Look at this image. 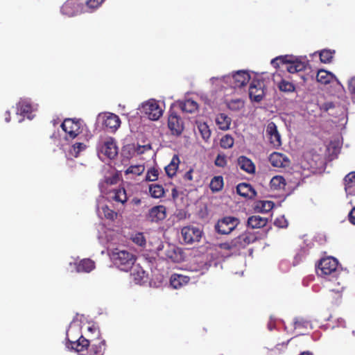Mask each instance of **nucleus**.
<instances>
[{
	"mask_svg": "<svg viewBox=\"0 0 355 355\" xmlns=\"http://www.w3.org/2000/svg\"><path fill=\"white\" fill-rule=\"evenodd\" d=\"M278 87L280 91L284 92H293L295 89V87L292 83L284 80L279 83Z\"/></svg>",
	"mask_w": 355,
	"mask_h": 355,
	"instance_id": "ea45409f",
	"label": "nucleus"
},
{
	"mask_svg": "<svg viewBox=\"0 0 355 355\" xmlns=\"http://www.w3.org/2000/svg\"><path fill=\"white\" fill-rule=\"evenodd\" d=\"M112 195V198L116 201L124 204L127 202L128 198L125 189L123 187H119L114 189L110 192Z\"/></svg>",
	"mask_w": 355,
	"mask_h": 355,
	"instance_id": "a878e982",
	"label": "nucleus"
},
{
	"mask_svg": "<svg viewBox=\"0 0 355 355\" xmlns=\"http://www.w3.org/2000/svg\"><path fill=\"white\" fill-rule=\"evenodd\" d=\"M62 129L67 134L68 139H73L81 132L80 121L73 119H66L61 124Z\"/></svg>",
	"mask_w": 355,
	"mask_h": 355,
	"instance_id": "0eeeda50",
	"label": "nucleus"
},
{
	"mask_svg": "<svg viewBox=\"0 0 355 355\" xmlns=\"http://www.w3.org/2000/svg\"><path fill=\"white\" fill-rule=\"evenodd\" d=\"M180 162L179 157L175 155L171 162L165 167L166 173L169 178H173L176 175Z\"/></svg>",
	"mask_w": 355,
	"mask_h": 355,
	"instance_id": "5701e85b",
	"label": "nucleus"
},
{
	"mask_svg": "<svg viewBox=\"0 0 355 355\" xmlns=\"http://www.w3.org/2000/svg\"><path fill=\"white\" fill-rule=\"evenodd\" d=\"M166 217V209L164 205H157L152 207L147 214V218L151 222H158Z\"/></svg>",
	"mask_w": 355,
	"mask_h": 355,
	"instance_id": "4468645a",
	"label": "nucleus"
},
{
	"mask_svg": "<svg viewBox=\"0 0 355 355\" xmlns=\"http://www.w3.org/2000/svg\"><path fill=\"white\" fill-rule=\"evenodd\" d=\"M131 239L135 244L143 247L146 245V238L142 232H137L132 235Z\"/></svg>",
	"mask_w": 355,
	"mask_h": 355,
	"instance_id": "a19ab883",
	"label": "nucleus"
},
{
	"mask_svg": "<svg viewBox=\"0 0 355 355\" xmlns=\"http://www.w3.org/2000/svg\"><path fill=\"white\" fill-rule=\"evenodd\" d=\"M87 330L94 336H88L89 338H86L80 336L76 341L67 338V347L80 355H103L106 345L105 340L100 337V330L94 325L89 327Z\"/></svg>",
	"mask_w": 355,
	"mask_h": 355,
	"instance_id": "f257e3e1",
	"label": "nucleus"
},
{
	"mask_svg": "<svg viewBox=\"0 0 355 355\" xmlns=\"http://www.w3.org/2000/svg\"><path fill=\"white\" fill-rule=\"evenodd\" d=\"M275 224L279 227H284L285 225L282 224V221L280 219L277 218L275 221Z\"/></svg>",
	"mask_w": 355,
	"mask_h": 355,
	"instance_id": "e2e57ef3",
	"label": "nucleus"
},
{
	"mask_svg": "<svg viewBox=\"0 0 355 355\" xmlns=\"http://www.w3.org/2000/svg\"><path fill=\"white\" fill-rule=\"evenodd\" d=\"M149 192L150 196L154 198H159L164 196V187L158 184H153L149 186Z\"/></svg>",
	"mask_w": 355,
	"mask_h": 355,
	"instance_id": "473e14b6",
	"label": "nucleus"
},
{
	"mask_svg": "<svg viewBox=\"0 0 355 355\" xmlns=\"http://www.w3.org/2000/svg\"><path fill=\"white\" fill-rule=\"evenodd\" d=\"M346 187L352 188L355 186V172L348 173L344 179Z\"/></svg>",
	"mask_w": 355,
	"mask_h": 355,
	"instance_id": "de8ad7c7",
	"label": "nucleus"
},
{
	"mask_svg": "<svg viewBox=\"0 0 355 355\" xmlns=\"http://www.w3.org/2000/svg\"><path fill=\"white\" fill-rule=\"evenodd\" d=\"M218 247L221 250L232 251L233 252H236L239 251L234 239H232L230 241L218 244Z\"/></svg>",
	"mask_w": 355,
	"mask_h": 355,
	"instance_id": "e433bc0d",
	"label": "nucleus"
},
{
	"mask_svg": "<svg viewBox=\"0 0 355 355\" xmlns=\"http://www.w3.org/2000/svg\"><path fill=\"white\" fill-rule=\"evenodd\" d=\"M343 291V287L340 286L339 284H338V288H331L329 290L331 297H332V299H335V300L341 299Z\"/></svg>",
	"mask_w": 355,
	"mask_h": 355,
	"instance_id": "09e8293b",
	"label": "nucleus"
},
{
	"mask_svg": "<svg viewBox=\"0 0 355 355\" xmlns=\"http://www.w3.org/2000/svg\"><path fill=\"white\" fill-rule=\"evenodd\" d=\"M215 165L219 167H224L227 164L226 157L225 155L218 154L215 159Z\"/></svg>",
	"mask_w": 355,
	"mask_h": 355,
	"instance_id": "864d4df0",
	"label": "nucleus"
},
{
	"mask_svg": "<svg viewBox=\"0 0 355 355\" xmlns=\"http://www.w3.org/2000/svg\"><path fill=\"white\" fill-rule=\"evenodd\" d=\"M240 224L239 218L228 216L219 219L216 225L215 230L220 234H229L233 232Z\"/></svg>",
	"mask_w": 355,
	"mask_h": 355,
	"instance_id": "7ed1b4c3",
	"label": "nucleus"
},
{
	"mask_svg": "<svg viewBox=\"0 0 355 355\" xmlns=\"http://www.w3.org/2000/svg\"><path fill=\"white\" fill-rule=\"evenodd\" d=\"M234 139L230 135H225L220 139V146L224 149L230 148L234 146Z\"/></svg>",
	"mask_w": 355,
	"mask_h": 355,
	"instance_id": "4c0bfd02",
	"label": "nucleus"
},
{
	"mask_svg": "<svg viewBox=\"0 0 355 355\" xmlns=\"http://www.w3.org/2000/svg\"><path fill=\"white\" fill-rule=\"evenodd\" d=\"M73 265L77 272H90L95 268V263L90 259H83Z\"/></svg>",
	"mask_w": 355,
	"mask_h": 355,
	"instance_id": "aec40b11",
	"label": "nucleus"
},
{
	"mask_svg": "<svg viewBox=\"0 0 355 355\" xmlns=\"http://www.w3.org/2000/svg\"><path fill=\"white\" fill-rule=\"evenodd\" d=\"M223 178L222 176H214L209 184V188L212 192H218L223 187Z\"/></svg>",
	"mask_w": 355,
	"mask_h": 355,
	"instance_id": "2f4dec72",
	"label": "nucleus"
},
{
	"mask_svg": "<svg viewBox=\"0 0 355 355\" xmlns=\"http://www.w3.org/2000/svg\"><path fill=\"white\" fill-rule=\"evenodd\" d=\"M270 188L273 190L284 189L286 185V180L283 176H274L270 182Z\"/></svg>",
	"mask_w": 355,
	"mask_h": 355,
	"instance_id": "c756f323",
	"label": "nucleus"
},
{
	"mask_svg": "<svg viewBox=\"0 0 355 355\" xmlns=\"http://www.w3.org/2000/svg\"><path fill=\"white\" fill-rule=\"evenodd\" d=\"M131 275L135 283L138 284H141L143 282H144V279L146 277V272L139 266L134 268Z\"/></svg>",
	"mask_w": 355,
	"mask_h": 355,
	"instance_id": "7c9ffc66",
	"label": "nucleus"
},
{
	"mask_svg": "<svg viewBox=\"0 0 355 355\" xmlns=\"http://www.w3.org/2000/svg\"><path fill=\"white\" fill-rule=\"evenodd\" d=\"M300 355H313V354L310 352H303Z\"/></svg>",
	"mask_w": 355,
	"mask_h": 355,
	"instance_id": "0e129e2a",
	"label": "nucleus"
},
{
	"mask_svg": "<svg viewBox=\"0 0 355 355\" xmlns=\"http://www.w3.org/2000/svg\"><path fill=\"white\" fill-rule=\"evenodd\" d=\"M121 125L119 117L112 113H107L103 116V125L107 130L115 132Z\"/></svg>",
	"mask_w": 355,
	"mask_h": 355,
	"instance_id": "ddd939ff",
	"label": "nucleus"
},
{
	"mask_svg": "<svg viewBox=\"0 0 355 355\" xmlns=\"http://www.w3.org/2000/svg\"><path fill=\"white\" fill-rule=\"evenodd\" d=\"M348 89L350 93L355 98V77L352 78L348 83Z\"/></svg>",
	"mask_w": 355,
	"mask_h": 355,
	"instance_id": "5fc2aeb1",
	"label": "nucleus"
},
{
	"mask_svg": "<svg viewBox=\"0 0 355 355\" xmlns=\"http://www.w3.org/2000/svg\"><path fill=\"white\" fill-rule=\"evenodd\" d=\"M101 152L110 159H114L118 155V147L112 138H108L104 141Z\"/></svg>",
	"mask_w": 355,
	"mask_h": 355,
	"instance_id": "dca6fc26",
	"label": "nucleus"
},
{
	"mask_svg": "<svg viewBox=\"0 0 355 355\" xmlns=\"http://www.w3.org/2000/svg\"><path fill=\"white\" fill-rule=\"evenodd\" d=\"M334 77V76L333 73L324 69H320L317 73L316 80L321 84L327 85L331 83Z\"/></svg>",
	"mask_w": 355,
	"mask_h": 355,
	"instance_id": "cd10ccee",
	"label": "nucleus"
},
{
	"mask_svg": "<svg viewBox=\"0 0 355 355\" xmlns=\"http://www.w3.org/2000/svg\"><path fill=\"white\" fill-rule=\"evenodd\" d=\"M132 202L135 205H139L141 204V200L138 198H135L132 200Z\"/></svg>",
	"mask_w": 355,
	"mask_h": 355,
	"instance_id": "bf43d9fd",
	"label": "nucleus"
},
{
	"mask_svg": "<svg viewBox=\"0 0 355 355\" xmlns=\"http://www.w3.org/2000/svg\"><path fill=\"white\" fill-rule=\"evenodd\" d=\"M102 211L105 218L114 221L117 217V213L105 205L102 207Z\"/></svg>",
	"mask_w": 355,
	"mask_h": 355,
	"instance_id": "79ce46f5",
	"label": "nucleus"
},
{
	"mask_svg": "<svg viewBox=\"0 0 355 355\" xmlns=\"http://www.w3.org/2000/svg\"><path fill=\"white\" fill-rule=\"evenodd\" d=\"M159 176V172L157 168L155 167L150 168L148 170L146 175V180L153 182L158 179Z\"/></svg>",
	"mask_w": 355,
	"mask_h": 355,
	"instance_id": "c03bdc74",
	"label": "nucleus"
},
{
	"mask_svg": "<svg viewBox=\"0 0 355 355\" xmlns=\"http://www.w3.org/2000/svg\"><path fill=\"white\" fill-rule=\"evenodd\" d=\"M266 135L270 143L275 148L282 145L281 135L277 130V127L274 122H270L266 127Z\"/></svg>",
	"mask_w": 355,
	"mask_h": 355,
	"instance_id": "f8f14e48",
	"label": "nucleus"
},
{
	"mask_svg": "<svg viewBox=\"0 0 355 355\" xmlns=\"http://www.w3.org/2000/svg\"><path fill=\"white\" fill-rule=\"evenodd\" d=\"M286 64H287V71L291 73L304 71L306 66L305 62L299 60L291 61L288 60V62Z\"/></svg>",
	"mask_w": 355,
	"mask_h": 355,
	"instance_id": "bb28decb",
	"label": "nucleus"
},
{
	"mask_svg": "<svg viewBox=\"0 0 355 355\" xmlns=\"http://www.w3.org/2000/svg\"><path fill=\"white\" fill-rule=\"evenodd\" d=\"M137 152L135 146H124L121 151V155L126 159H130Z\"/></svg>",
	"mask_w": 355,
	"mask_h": 355,
	"instance_id": "a18cd8bd",
	"label": "nucleus"
},
{
	"mask_svg": "<svg viewBox=\"0 0 355 355\" xmlns=\"http://www.w3.org/2000/svg\"><path fill=\"white\" fill-rule=\"evenodd\" d=\"M274 202L270 200H260L256 202L255 210L258 212L267 213L274 207Z\"/></svg>",
	"mask_w": 355,
	"mask_h": 355,
	"instance_id": "c85d7f7f",
	"label": "nucleus"
},
{
	"mask_svg": "<svg viewBox=\"0 0 355 355\" xmlns=\"http://www.w3.org/2000/svg\"><path fill=\"white\" fill-rule=\"evenodd\" d=\"M264 82L263 80L253 79L249 87V97L252 101L260 102L265 96Z\"/></svg>",
	"mask_w": 355,
	"mask_h": 355,
	"instance_id": "423d86ee",
	"label": "nucleus"
},
{
	"mask_svg": "<svg viewBox=\"0 0 355 355\" xmlns=\"http://www.w3.org/2000/svg\"><path fill=\"white\" fill-rule=\"evenodd\" d=\"M81 10L78 0H67L61 7V12L68 17L77 15Z\"/></svg>",
	"mask_w": 355,
	"mask_h": 355,
	"instance_id": "2eb2a0df",
	"label": "nucleus"
},
{
	"mask_svg": "<svg viewBox=\"0 0 355 355\" xmlns=\"http://www.w3.org/2000/svg\"><path fill=\"white\" fill-rule=\"evenodd\" d=\"M275 324L274 322L270 321L268 324V328L270 331H272L275 328Z\"/></svg>",
	"mask_w": 355,
	"mask_h": 355,
	"instance_id": "052dcab7",
	"label": "nucleus"
},
{
	"mask_svg": "<svg viewBox=\"0 0 355 355\" xmlns=\"http://www.w3.org/2000/svg\"><path fill=\"white\" fill-rule=\"evenodd\" d=\"M232 119L225 113L218 114L216 118V123L218 128L223 130H227L230 128Z\"/></svg>",
	"mask_w": 355,
	"mask_h": 355,
	"instance_id": "393cba45",
	"label": "nucleus"
},
{
	"mask_svg": "<svg viewBox=\"0 0 355 355\" xmlns=\"http://www.w3.org/2000/svg\"><path fill=\"white\" fill-rule=\"evenodd\" d=\"M144 170L145 167L142 164L132 165L126 169L125 173V174L131 173L133 175H139L144 173Z\"/></svg>",
	"mask_w": 355,
	"mask_h": 355,
	"instance_id": "58836bf2",
	"label": "nucleus"
},
{
	"mask_svg": "<svg viewBox=\"0 0 355 355\" xmlns=\"http://www.w3.org/2000/svg\"><path fill=\"white\" fill-rule=\"evenodd\" d=\"M293 324L294 328L296 329L307 328L310 325V322L302 318H297L295 319Z\"/></svg>",
	"mask_w": 355,
	"mask_h": 355,
	"instance_id": "49530a36",
	"label": "nucleus"
},
{
	"mask_svg": "<svg viewBox=\"0 0 355 355\" xmlns=\"http://www.w3.org/2000/svg\"><path fill=\"white\" fill-rule=\"evenodd\" d=\"M269 162L274 167L284 168L290 164L289 159L284 154L274 152L269 157Z\"/></svg>",
	"mask_w": 355,
	"mask_h": 355,
	"instance_id": "f3484780",
	"label": "nucleus"
},
{
	"mask_svg": "<svg viewBox=\"0 0 355 355\" xmlns=\"http://www.w3.org/2000/svg\"><path fill=\"white\" fill-rule=\"evenodd\" d=\"M105 0H87L86 1L87 7L91 10H94L98 8Z\"/></svg>",
	"mask_w": 355,
	"mask_h": 355,
	"instance_id": "3c124183",
	"label": "nucleus"
},
{
	"mask_svg": "<svg viewBox=\"0 0 355 355\" xmlns=\"http://www.w3.org/2000/svg\"><path fill=\"white\" fill-rule=\"evenodd\" d=\"M338 260L332 257H324L320 259L317 272L320 275H334L337 272Z\"/></svg>",
	"mask_w": 355,
	"mask_h": 355,
	"instance_id": "39448f33",
	"label": "nucleus"
},
{
	"mask_svg": "<svg viewBox=\"0 0 355 355\" xmlns=\"http://www.w3.org/2000/svg\"><path fill=\"white\" fill-rule=\"evenodd\" d=\"M190 278L187 276L173 274L170 278V284L173 288L178 289L187 284Z\"/></svg>",
	"mask_w": 355,
	"mask_h": 355,
	"instance_id": "4be33fe9",
	"label": "nucleus"
},
{
	"mask_svg": "<svg viewBox=\"0 0 355 355\" xmlns=\"http://www.w3.org/2000/svg\"><path fill=\"white\" fill-rule=\"evenodd\" d=\"M136 149V151L138 154H142L144 153L146 150H148L149 149H150V146H137V148H135Z\"/></svg>",
	"mask_w": 355,
	"mask_h": 355,
	"instance_id": "13d9d810",
	"label": "nucleus"
},
{
	"mask_svg": "<svg viewBox=\"0 0 355 355\" xmlns=\"http://www.w3.org/2000/svg\"><path fill=\"white\" fill-rule=\"evenodd\" d=\"M181 234L184 241L187 243L199 241L202 236V232L199 228L190 226L184 227L182 229Z\"/></svg>",
	"mask_w": 355,
	"mask_h": 355,
	"instance_id": "9d476101",
	"label": "nucleus"
},
{
	"mask_svg": "<svg viewBox=\"0 0 355 355\" xmlns=\"http://www.w3.org/2000/svg\"><path fill=\"white\" fill-rule=\"evenodd\" d=\"M180 107L184 112L194 113L198 109V104L192 99H186L180 103Z\"/></svg>",
	"mask_w": 355,
	"mask_h": 355,
	"instance_id": "b1692460",
	"label": "nucleus"
},
{
	"mask_svg": "<svg viewBox=\"0 0 355 355\" xmlns=\"http://www.w3.org/2000/svg\"><path fill=\"white\" fill-rule=\"evenodd\" d=\"M140 112L149 119L157 121L162 115L163 111L158 102L154 99H151L142 103Z\"/></svg>",
	"mask_w": 355,
	"mask_h": 355,
	"instance_id": "20e7f679",
	"label": "nucleus"
},
{
	"mask_svg": "<svg viewBox=\"0 0 355 355\" xmlns=\"http://www.w3.org/2000/svg\"><path fill=\"white\" fill-rule=\"evenodd\" d=\"M257 239L256 234L249 231H245L234 238L237 249L239 250L245 248L248 245L255 242Z\"/></svg>",
	"mask_w": 355,
	"mask_h": 355,
	"instance_id": "9b49d317",
	"label": "nucleus"
},
{
	"mask_svg": "<svg viewBox=\"0 0 355 355\" xmlns=\"http://www.w3.org/2000/svg\"><path fill=\"white\" fill-rule=\"evenodd\" d=\"M348 218H349V222L353 224V225H355V207H354L349 212V216H348Z\"/></svg>",
	"mask_w": 355,
	"mask_h": 355,
	"instance_id": "4d7b16f0",
	"label": "nucleus"
},
{
	"mask_svg": "<svg viewBox=\"0 0 355 355\" xmlns=\"http://www.w3.org/2000/svg\"><path fill=\"white\" fill-rule=\"evenodd\" d=\"M236 192L241 196L248 198H254L257 196V192L250 184L242 182L237 185Z\"/></svg>",
	"mask_w": 355,
	"mask_h": 355,
	"instance_id": "6ab92c4d",
	"label": "nucleus"
},
{
	"mask_svg": "<svg viewBox=\"0 0 355 355\" xmlns=\"http://www.w3.org/2000/svg\"><path fill=\"white\" fill-rule=\"evenodd\" d=\"M168 127L171 134L175 136L180 135L184 128L182 118L175 112H171L168 116Z\"/></svg>",
	"mask_w": 355,
	"mask_h": 355,
	"instance_id": "6e6552de",
	"label": "nucleus"
},
{
	"mask_svg": "<svg viewBox=\"0 0 355 355\" xmlns=\"http://www.w3.org/2000/svg\"><path fill=\"white\" fill-rule=\"evenodd\" d=\"M197 126L202 138L207 141L211 136V130L208 125L204 122H198Z\"/></svg>",
	"mask_w": 355,
	"mask_h": 355,
	"instance_id": "72a5a7b5",
	"label": "nucleus"
},
{
	"mask_svg": "<svg viewBox=\"0 0 355 355\" xmlns=\"http://www.w3.org/2000/svg\"><path fill=\"white\" fill-rule=\"evenodd\" d=\"M287 56H279L271 60V64L277 68L279 66V64H286L288 62Z\"/></svg>",
	"mask_w": 355,
	"mask_h": 355,
	"instance_id": "603ef678",
	"label": "nucleus"
},
{
	"mask_svg": "<svg viewBox=\"0 0 355 355\" xmlns=\"http://www.w3.org/2000/svg\"><path fill=\"white\" fill-rule=\"evenodd\" d=\"M6 117H5V120L6 122H10V112L9 111H6Z\"/></svg>",
	"mask_w": 355,
	"mask_h": 355,
	"instance_id": "680f3d73",
	"label": "nucleus"
},
{
	"mask_svg": "<svg viewBox=\"0 0 355 355\" xmlns=\"http://www.w3.org/2000/svg\"><path fill=\"white\" fill-rule=\"evenodd\" d=\"M334 53V50L323 49L319 52L320 60L322 63H329L331 62Z\"/></svg>",
	"mask_w": 355,
	"mask_h": 355,
	"instance_id": "c9c22d12",
	"label": "nucleus"
},
{
	"mask_svg": "<svg viewBox=\"0 0 355 355\" xmlns=\"http://www.w3.org/2000/svg\"><path fill=\"white\" fill-rule=\"evenodd\" d=\"M86 148V145L84 143L76 142L72 146L71 154L77 157L80 153Z\"/></svg>",
	"mask_w": 355,
	"mask_h": 355,
	"instance_id": "37998d69",
	"label": "nucleus"
},
{
	"mask_svg": "<svg viewBox=\"0 0 355 355\" xmlns=\"http://www.w3.org/2000/svg\"><path fill=\"white\" fill-rule=\"evenodd\" d=\"M243 105V102L240 99L232 100L228 104L229 108L233 110H240Z\"/></svg>",
	"mask_w": 355,
	"mask_h": 355,
	"instance_id": "8fccbe9b",
	"label": "nucleus"
},
{
	"mask_svg": "<svg viewBox=\"0 0 355 355\" xmlns=\"http://www.w3.org/2000/svg\"><path fill=\"white\" fill-rule=\"evenodd\" d=\"M111 259L114 265L121 270L128 271L131 269L136 261V257L127 250L115 249L111 254Z\"/></svg>",
	"mask_w": 355,
	"mask_h": 355,
	"instance_id": "f03ea898",
	"label": "nucleus"
},
{
	"mask_svg": "<svg viewBox=\"0 0 355 355\" xmlns=\"http://www.w3.org/2000/svg\"><path fill=\"white\" fill-rule=\"evenodd\" d=\"M268 218L258 215L250 216L248 218L247 225L252 229H258L265 227L268 223Z\"/></svg>",
	"mask_w": 355,
	"mask_h": 355,
	"instance_id": "412c9836",
	"label": "nucleus"
},
{
	"mask_svg": "<svg viewBox=\"0 0 355 355\" xmlns=\"http://www.w3.org/2000/svg\"><path fill=\"white\" fill-rule=\"evenodd\" d=\"M193 169L190 168L184 175V179L186 180L191 181L193 180Z\"/></svg>",
	"mask_w": 355,
	"mask_h": 355,
	"instance_id": "6e6d98bb",
	"label": "nucleus"
},
{
	"mask_svg": "<svg viewBox=\"0 0 355 355\" xmlns=\"http://www.w3.org/2000/svg\"><path fill=\"white\" fill-rule=\"evenodd\" d=\"M250 74L245 71H239L234 73L232 76L228 77L227 81L230 83L232 87H242L245 85L250 80Z\"/></svg>",
	"mask_w": 355,
	"mask_h": 355,
	"instance_id": "1a4fd4ad",
	"label": "nucleus"
},
{
	"mask_svg": "<svg viewBox=\"0 0 355 355\" xmlns=\"http://www.w3.org/2000/svg\"><path fill=\"white\" fill-rule=\"evenodd\" d=\"M17 112L21 114H29L32 112V105L31 103L26 100H21L17 105Z\"/></svg>",
	"mask_w": 355,
	"mask_h": 355,
	"instance_id": "f704fd0d",
	"label": "nucleus"
},
{
	"mask_svg": "<svg viewBox=\"0 0 355 355\" xmlns=\"http://www.w3.org/2000/svg\"><path fill=\"white\" fill-rule=\"evenodd\" d=\"M176 193H177L176 189H173L172 190V195H173V198H175V196H176Z\"/></svg>",
	"mask_w": 355,
	"mask_h": 355,
	"instance_id": "69168bd1",
	"label": "nucleus"
},
{
	"mask_svg": "<svg viewBox=\"0 0 355 355\" xmlns=\"http://www.w3.org/2000/svg\"><path fill=\"white\" fill-rule=\"evenodd\" d=\"M238 166L248 174H254L256 166L254 162L248 157L241 155L237 158L236 161Z\"/></svg>",
	"mask_w": 355,
	"mask_h": 355,
	"instance_id": "a211bd4d",
	"label": "nucleus"
}]
</instances>
